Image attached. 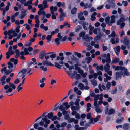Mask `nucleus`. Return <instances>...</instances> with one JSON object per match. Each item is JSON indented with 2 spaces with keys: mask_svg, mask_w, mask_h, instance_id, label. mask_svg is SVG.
Listing matches in <instances>:
<instances>
[{
  "mask_svg": "<svg viewBox=\"0 0 130 130\" xmlns=\"http://www.w3.org/2000/svg\"><path fill=\"white\" fill-rule=\"evenodd\" d=\"M50 122V120L47 118V116H45L42 118L41 120L38 123H35L33 125L34 128L37 130H43V128L40 126H43L45 128L48 127V125Z\"/></svg>",
  "mask_w": 130,
  "mask_h": 130,
  "instance_id": "1",
  "label": "nucleus"
},
{
  "mask_svg": "<svg viewBox=\"0 0 130 130\" xmlns=\"http://www.w3.org/2000/svg\"><path fill=\"white\" fill-rule=\"evenodd\" d=\"M11 79L10 77H9L6 80V83H8L4 85L3 88L5 91V92L9 96H11L12 95L10 94L12 92L13 90L15 89L16 87L15 85L12 83L10 82Z\"/></svg>",
  "mask_w": 130,
  "mask_h": 130,
  "instance_id": "2",
  "label": "nucleus"
},
{
  "mask_svg": "<svg viewBox=\"0 0 130 130\" xmlns=\"http://www.w3.org/2000/svg\"><path fill=\"white\" fill-rule=\"evenodd\" d=\"M82 39L84 45L87 47V50L89 51L92 48V47L90 45L89 43L90 40H92L93 39V37H89L88 35H86L82 37Z\"/></svg>",
  "mask_w": 130,
  "mask_h": 130,
  "instance_id": "3",
  "label": "nucleus"
},
{
  "mask_svg": "<svg viewBox=\"0 0 130 130\" xmlns=\"http://www.w3.org/2000/svg\"><path fill=\"white\" fill-rule=\"evenodd\" d=\"M124 15L121 14L120 16V18L116 22L117 25H119V28L121 29L123 28L125 25V23L124 22L125 20Z\"/></svg>",
  "mask_w": 130,
  "mask_h": 130,
  "instance_id": "4",
  "label": "nucleus"
},
{
  "mask_svg": "<svg viewBox=\"0 0 130 130\" xmlns=\"http://www.w3.org/2000/svg\"><path fill=\"white\" fill-rule=\"evenodd\" d=\"M70 107L69 105L68 102H66L63 103L62 105H61L59 107V109L62 111V113L63 115H66L67 114V112L65 111V109H67Z\"/></svg>",
  "mask_w": 130,
  "mask_h": 130,
  "instance_id": "5",
  "label": "nucleus"
},
{
  "mask_svg": "<svg viewBox=\"0 0 130 130\" xmlns=\"http://www.w3.org/2000/svg\"><path fill=\"white\" fill-rule=\"evenodd\" d=\"M66 72L69 76L72 79L75 78L76 79H79L80 75L79 74H77L76 71H74L73 73H72V72L66 71Z\"/></svg>",
  "mask_w": 130,
  "mask_h": 130,
  "instance_id": "6",
  "label": "nucleus"
},
{
  "mask_svg": "<svg viewBox=\"0 0 130 130\" xmlns=\"http://www.w3.org/2000/svg\"><path fill=\"white\" fill-rule=\"evenodd\" d=\"M116 35L115 32L113 31L112 32L111 35H109V37H110L111 36L112 37V38L110 41L112 44H114L116 43H117L119 42V39L117 38L116 40H115V38L114 37Z\"/></svg>",
  "mask_w": 130,
  "mask_h": 130,
  "instance_id": "7",
  "label": "nucleus"
},
{
  "mask_svg": "<svg viewBox=\"0 0 130 130\" xmlns=\"http://www.w3.org/2000/svg\"><path fill=\"white\" fill-rule=\"evenodd\" d=\"M102 56L104 58L106 57V60L105 59H103L102 61L103 63H104L105 62L109 63L111 59L110 58V54L109 53H108L106 55V54H104L102 55Z\"/></svg>",
  "mask_w": 130,
  "mask_h": 130,
  "instance_id": "8",
  "label": "nucleus"
},
{
  "mask_svg": "<svg viewBox=\"0 0 130 130\" xmlns=\"http://www.w3.org/2000/svg\"><path fill=\"white\" fill-rule=\"evenodd\" d=\"M103 96V94H102L100 95H97L95 96L94 99V106H96L97 105V103H98L97 101L98 99L99 100H102Z\"/></svg>",
  "mask_w": 130,
  "mask_h": 130,
  "instance_id": "9",
  "label": "nucleus"
},
{
  "mask_svg": "<svg viewBox=\"0 0 130 130\" xmlns=\"http://www.w3.org/2000/svg\"><path fill=\"white\" fill-rule=\"evenodd\" d=\"M13 70V69H11L9 70H7L6 69V67H2L1 71V73L3 74L4 73L6 75H9L11 73Z\"/></svg>",
  "mask_w": 130,
  "mask_h": 130,
  "instance_id": "10",
  "label": "nucleus"
},
{
  "mask_svg": "<svg viewBox=\"0 0 130 130\" xmlns=\"http://www.w3.org/2000/svg\"><path fill=\"white\" fill-rule=\"evenodd\" d=\"M116 79L121 78L122 76L124 77L125 76V75L126 76L125 74V71H122L121 72H117L116 73Z\"/></svg>",
  "mask_w": 130,
  "mask_h": 130,
  "instance_id": "11",
  "label": "nucleus"
},
{
  "mask_svg": "<svg viewBox=\"0 0 130 130\" xmlns=\"http://www.w3.org/2000/svg\"><path fill=\"white\" fill-rule=\"evenodd\" d=\"M121 70V71H125V74L127 76H129L130 75L129 73L127 71V70L125 69V67H122L121 66H117L116 67L115 70Z\"/></svg>",
  "mask_w": 130,
  "mask_h": 130,
  "instance_id": "12",
  "label": "nucleus"
},
{
  "mask_svg": "<svg viewBox=\"0 0 130 130\" xmlns=\"http://www.w3.org/2000/svg\"><path fill=\"white\" fill-rule=\"evenodd\" d=\"M43 65L44 66H53L54 65L52 64L50 61L47 60H44L42 61V63H38V65L41 66Z\"/></svg>",
  "mask_w": 130,
  "mask_h": 130,
  "instance_id": "13",
  "label": "nucleus"
},
{
  "mask_svg": "<svg viewBox=\"0 0 130 130\" xmlns=\"http://www.w3.org/2000/svg\"><path fill=\"white\" fill-rule=\"evenodd\" d=\"M12 47L10 46L9 48L8 51L6 53V58L9 59L10 57V56L13 55L14 53V51L12 50Z\"/></svg>",
  "mask_w": 130,
  "mask_h": 130,
  "instance_id": "14",
  "label": "nucleus"
},
{
  "mask_svg": "<svg viewBox=\"0 0 130 130\" xmlns=\"http://www.w3.org/2000/svg\"><path fill=\"white\" fill-rule=\"evenodd\" d=\"M86 117L87 119H90L89 123L92 124L93 120V118L91 117V113H88ZM89 123H87L85 124V126H89Z\"/></svg>",
  "mask_w": 130,
  "mask_h": 130,
  "instance_id": "15",
  "label": "nucleus"
},
{
  "mask_svg": "<svg viewBox=\"0 0 130 130\" xmlns=\"http://www.w3.org/2000/svg\"><path fill=\"white\" fill-rule=\"evenodd\" d=\"M6 78V76L4 75L1 77L0 79V83L1 85H3V86L6 85V81L5 80Z\"/></svg>",
  "mask_w": 130,
  "mask_h": 130,
  "instance_id": "16",
  "label": "nucleus"
},
{
  "mask_svg": "<svg viewBox=\"0 0 130 130\" xmlns=\"http://www.w3.org/2000/svg\"><path fill=\"white\" fill-rule=\"evenodd\" d=\"M26 72V70L25 69H22L21 71L19 72L18 74V76L19 77H23L25 76V73Z\"/></svg>",
  "mask_w": 130,
  "mask_h": 130,
  "instance_id": "17",
  "label": "nucleus"
},
{
  "mask_svg": "<svg viewBox=\"0 0 130 130\" xmlns=\"http://www.w3.org/2000/svg\"><path fill=\"white\" fill-rule=\"evenodd\" d=\"M11 34L13 35L14 37H15L17 35V34L15 32V30L13 29H11L7 31V35H11Z\"/></svg>",
  "mask_w": 130,
  "mask_h": 130,
  "instance_id": "18",
  "label": "nucleus"
},
{
  "mask_svg": "<svg viewBox=\"0 0 130 130\" xmlns=\"http://www.w3.org/2000/svg\"><path fill=\"white\" fill-rule=\"evenodd\" d=\"M64 57L63 56H57L56 58V60L57 61L60 60V61H59V63L61 64H63V62L62 61L64 59Z\"/></svg>",
  "mask_w": 130,
  "mask_h": 130,
  "instance_id": "19",
  "label": "nucleus"
},
{
  "mask_svg": "<svg viewBox=\"0 0 130 130\" xmlns=\"http://www.w3.org/2000/svg\"><path fill=\"white\" fill-rule=\"evenodd\" d=\"M93 32L95 34H97V35H102L101 32V30L99 28H96L93 30Z\"/></svg>",
  "mask_w": 130,
  "mask_h": 130,
  "instance_id": "20",
  "label": "nucleus"
},
{
  "mask_svg": "<svg viewBox=\"0 0 130 130\" xmlns=\"http://www.w3.org/2000/svg\"><path fill=\"white\" fill-rule=\"evenodd\" d=\"M121 47L119 46H118L114 48V51L117 56H118L120 53Z\"/></svg>",
  "mask_w": 130,
  "mask_h": 130,
  "instance_id": "21",
  "label": "nucleus"
},
{
  "mask_svg": "<svg viewBox=\"0 0 130 130\" xmlns=\"http://www.w3.org/2000/svg\"><path fill=\"white\" fill-rule=\"evenodd\" d=\"M67 125V123L65 122H63L60 125L59 124L56 125V127L58 128H59L60 127H62V128L61 130H64V127L65 126Z\"/></svg>",
  "mask_w": 130,
  "mask_h": 130,
  "instance_id": "22",
  "label": "nucleus"
},
{
  "mask_svg": "<svg viewBox=\"0 0 130 130\" xmlns=\"http://www.w3.org/2000/svg\"><path fill=\"white\" fill-rule=\"evenodd\" d=\"M122 42L124 44L127 46L129 44L128 39L127 38H125L124 39H122L121 40Z\"/></svg>",
  "mask_w": 130,
  "mask_h": 130,
  "instance_id": "23",
  "label": "nucleus"
},
{
  "mask_svg": "<svg viewBox=\"0 0 130 130\" xmlns=\"http://www.w3.org/2000/svg\"><path fill=\"white\" fill-rule=\"evenodd\" d=\"M20 54L21 55H26L29 54V52L28 51V49L27 48H25L24 50V51L21 52L20 53Z\"/></svg>",
  "mask_w": 130,
  "mask_h": 130,
  "instance_id": "24",
  "label": "nucleus"
},
{
  "mask_svg": "<svg viewBox=\"0 0 130 130\" xmlns=\"http://www.w3.org/2000/svg\"><path fill=\"white\" fill-rule=\"evenodd\" d=\"M104 76L105 77L104 78V81L105 82H108V80H110L111 78V77L108 76L107 73L104 74Z\"/></svg>",
  "mask_w": 130,
  "mask_h": 130,
  "instance_id": "25",
  "label": "nucleus"
},
{
  "mask_svg": "<svg viewBox=\"0 0 130 130\" xmlns=\"http://www.w3.org/2000/svg\"><path fill=\"white\" fill-rule=\"evenodd\" d=\"M69 123L74 122L75 124H77L78 122V120L77 119H75L74 118H72L70 119L68 121Z\"/></svg>",
  "mask_w": 130,
  "mask_h": 130,
  "instance_id": "26",
  "label": "nucleus"
},
{
  "mask_svg": "<svg viewBox=\"0 0 130 130\" xmlns=\"http://www.w3.org/2000/svg\"><path fill=\"white\" fill-rule=\"evenodd\" d=\"M130 128V125L128 123H125L123 125V128L124 130H128Z\"/></svg>",
  "mask_w": 130,
  "mask_h": 130,
  "instance_id": "27",
  "label": "nucleus"
},
{
  "mask_svg": "<svg viewBox=\"0 0 130 130\" xmlns=\"http://www.w3.org/2000/svg\"><path fill=\"white\" fill-rule=\"evenodd\" d=\"M33 63L32 62H30L28 63V67L27 69H25L26 70V73H28L31 71V69L30 68V67L31 66L32 64Z\"/></svg>",
  "mask_w": 130,
  "mask_h": 130,
  "instance_id": "28",
  "label": "nucleus"
},
{
  "mask_svg": "<svg viewBox=\"0 0 130 130\" xmlns=\"http://www.w3.org/2000/svg\"><path fill=\"white\" fill-rule=\"evenodd\" d=\"M108 3L111 5V7L114 8L115 6L114 0H108Z\"/></svg>",
  "mask_w": 130,
  "mask_h": 130,
  "instance_id": "29",
  "label": "nucleus"
},
{
  "mask_svg": "<svg viewBox=\"0 0 130 130\" xmlns=\"http://www.w3.org/2000/svg\"><path fill=\"white\" fill-rule=\"evenodd\" d=\"M83 13L82 12H80L78 14V18L80 20H84L85 19L84 17L83 16Z\"/></svg>",
  "mask_w": 130,
  "mask_h": 130,
  "instance_id": "30",
  "label": "nucleus"
},
{
  "mask_svg": "<svg viewBox=\"0 0 130 130\" xmlns=\"http://www.w3.org/2000/svg\"><path fill=\"white\" fill-rule=\"evenodd\" d=\"M115 17L114 15H112L111 17V20L110 21V26L112 24L114 23L115 22Z\"/></svg>",
  "mask_w": 130,
  "mask_h": 130,
  "instance_id": "31",
  "label": "nucleus"
},
{
  "mask_svg": "<svg viewBox=\"0 0 130 130\" xmlns=\"http://www.w3.org/2000/svg\"><path fill=\"white\" fill-rule=\"evenodd\" d=\"M43 10L44 9L47 8L49 6L48 4L47 3V1H46V0H44L43 1Z\"/></svg>",
  "mask_w": 130,
  "mask_h": 130,
  "instance_id": "32",
  "label": "nucleus"
},
{
  "mask_svg": "<svg viewBox=\"0 0 130 130\" xmlns=\"http://www.w3.org/2000/svg\"><path fill=\"white\" fill-rule=\"evenodd\" d=\"M8 68L10 69L9 70L12 69L13 70L14 69L15 67H14L13 64L11 62H9L8 63Z\"/></svg>",
  "mask_w": 130,
  "mask_h": 130,
  "instance_id": "33",
  "label": "nucleus"
},
{
  "mask_svg": "<svg viewBox=\"0 0 130 130\" xmlns=\"http://www.w3.org/2000/svg\"><path fill=\"white\" fill-rule=\"evenodd\" d=\"M57 7L52 6L50 7V10L51 11V12H54L56 11L57 10Z\"/></svg>",
  "mask_w": 130,
  "mask_h": 130,
  "instance_id": "34",
  "label": "nucleus"
},
{
  "mask_svg": "<svg viewBox=\"0 0 130 130\" xmlns=\"http://www.w3.org/2000/svg\"><path fill=\"white\" fill-rule=\"evenodd\" d=\"M80 108V107L79 106L76 107L74 106H72L71 107V110L72 111L74 110H78Z\"/></svg>",
  "mask_w": 130,
  "mask_h": 130,
  "instance_id": "35",
  "label": "nucleus"
},
{
  "mask_svg": "<svg viewBox=\"0 0 130 130\" xmlns=\"http://www.w3.org/2000/svg\"><path fill=\"white\" fill-rule=\"evenodd\" d=\"M50 57L52 59V60H53V59L55 58L56 56V54L53 52H50Z\"/></svg>",
  "mask_w": 130,
  "mask_h": 130,
  "instance_id": "36",
  "label": "nucleus"
},
{
  "mask_svg": "<svg viewBox=\"0 0 130 130\" xmlns=\"http://www.w3.org/2000/svg\"><path fill=\"white\" fill-rule=\"evenodd\" d=\"M95 107V110L98 113H100L102 111V109H100L98 107V105L97 103V105L96 106H94Z\"/></svg>",
  "mask_w": 130,
  "mask_h": 130,
  "instance_id": "37",
  "label": "nucleus"
},
{
  "mask_svg": "<svg viewBox=\"0 0 130 130\" xmlns=\"http://www.w3.org/2000/svg\"><path fill=\"white\" fill-rule=\"evenodd\" d=\"M24 25L25 26V28L28 30H30L32 26V25L28 24H25Z\"/></svg>",
  "mask_w": 130,
  "mask_h": 130,
  "instance_id": "38",
  "label": "nucleus"
},
{
  "mask_svg": "<svg viewBox=\"0 0 130 130\" xmlns=\"http://www.w3.org/2000/svg\"><path fill=\"white\" fill-rule=\"evenodd\" d=\"M40 28L43 29L45 31H47L48 29V27L47 26H45L43 24H41L40 26Z\"/></svg>",
  "mask_w": 130,
  "mask_h": 130,
  "instance_id": "39",
  "label": "nucleus"
},
{
  "mask_svg": "<svg viewBox=\"0 0 130 130\" xmlns=\"http://www.w3.org/2000/svg\"><path fill=\"white\" fill-rule=\"evenodd\" d=\"M54 66L55 67L59 69H61V68L62 66H63V64H61L62 65H60L59 64V63L57 62H55L54 63Z\"/></svg>",
  "mask_w": 130,
  "mask_h": 130,
  "instance_id": "40",
  "label": "nucleus"
},
{
  "mask_svg": "<svg viewBox=\"0 0 130 130\" xmlns=\"http://www.w3.org/2000/svg\"><path fill=\"white\" fill-rule=\"evenodd\" d=\"M94 29V27L90 25L89 27V33L90 35H91L93 33V30Z\"/></svg>",
  "mask_w": 130,
  "mask_h": 130,
  "instance_id": "41",
  "label": "nucleus"
},
{
  "mask_svg": "<svg viewBox=\"0 0 130 130\" xmlns=\"http://www.w3.org/2000/svg\"><path fill=\"white\" fill-rule=\"evenodd\" d=\"M110 18L109 17H106L105 19V21L106 23L108 24L109 26H110Z\"/></svg>",
  "mask_w": 130,
  "mask_h": 130,
  "instance_id": "42",
  "label": "nucleus"
},
{
  "mask_svg": "<svg viewBox=\"0 0 130 130\" xmlns=\"http://www.w3.org/2000/svg\"><path fill=\"white\" fill-rule=\"evenodd\" d=\"M51 13L52 14L51 18L52 19H56V16L58 15L57 13H55L54 12H51Z\"/></svg>",
  "mask_w": 130,
  "mask_h": 130,
  "instance_id": "43",
  "label": "nucleus"
},
{
  "mask_svg": "<svg viewBox=\"0 0 130 130\" xmlns=\"http://www.w3.org/2000/svg\"><path fill=\"white\" fill-rule=\"evenodd\" d=\"M110 66L109 64H107L104 66V70L105 72H107V71L109 70Z\"/></svg>",
  "mask_w": 130,
  "mask_h": 130,
  "instance_id": "44",
  "label": "nucleus"
},
{
  "mask_svg": "<svg viewBox=\"0 0 130 130\" xmlns=\"http://www.w3.org/2000/svg\"><path fill=\"white\" fill-rule=\"evenodd\" d=\"M98 88L100 91H102V90L101 89V88H102L104 90H105L106 89L104 85H102L101 86V85L100 84H99L98 85Z\"/></svg>",
  "mask_w": 130,
  "mask_h": 130,
  "instance_id": "45",
  "label": "nucleus"
},
{
  "mask_svg": "<svg viewBox=\"0 0 130 130\" xmlns=\"http://www.w3.org/2000/svg\"><path fill=\"white\" fill-rule=\"evenodd\" d=\"M10 61L11 62H13L14 64H16L17 63V59H15L14 58H12L10 59Z\"/></svg>",
  "mask_w": 130,
  "mask_h": 130,
  "instance_id": "46",
  "label": "nucleus"
},
{
  "mask_svg": "<svg viewBox=\"0 0 130 130\" xmlns=\"http://www.w3.org/2000/svg\"><path fill=\"white\" fill-rule=\"evenodd\" d=\"M42 65L40 66V68L43 71H47V68L46 67L43 66Z\"/></svg>",
  "mask_w": 130,
  "mask_h": 130,
  "instance_id": "47",
  "label": "nucleus"
},
{
  "mask_svg": "<svg viewBox=\"0 0 130 130\" xmlns=\"http://www.w3.org/2000/svg\"><path fill=\"white\" fill-rule=\"evenodd\" d=\"M75 130H81L83 129V127H79V126L78 125H76L74 127Z\"/></svg>",
  "mask_w": 130,
  "mask_h": 130,
  "instance_id": "48",
  "label": "nucleus"
},
{
  "mask_svg": "<svg viewBox=\"0 0 130 130\" xmlns=\"http://www.w3.org/2000/svg\"><path fill=\"white\" fill-rule=\"evenodd\" d=\"M80 5L83 7L84 9H86L87 8L88 4H85L83 2H82L80 3Z\"/></svg>",
  "mask_w": 130,
  "mask_h": 130,
  "instance_id": "49",
  "label": "nucleus"
},
{
  "mask_svg": "<svg viewBox=\"0 0 130 130\" xmlns=\"http://www.w3.org/2000/svg\"><path fill=\"white\" fill-rule=\"evenodd\" d=\"M102 35H97L94 38V40L96 42L99 40L100 39L101 36Z\"/></svg>",
  "mask_w": 130,
  "mask_h": 130,
  "instance_id": "50",
  "label": "nucleus"
},
{
  "mask_svg": "<svg viewBox=\"0 0 130 130\" xmlns=\"http://www.w3.org/2000/svg\"><path fill=\"white\" fill-rule=\"evenodd\" d=\"M101 117V115H98L96 116V117L94 119V122H93V123H92V124H94L95 122L98 121L100 118Z\"/></svg>",
  "mask_w": 130,
  "mask_h": 130,
  "instance_id": "51",
  "label": "nucleus"
},
{
  "mask_svg": "<svg viewBox=\"0 0 130 130\" xmlns=\"http://www.w3.org/2000/svg\"><path fill=\"white\" fill-rule=\"evenodd\" d=\"M42 10L40 11V10L38 11V14L39 15H40L41 14H42L43 15H45L46 14L45 12L43 10Z\"/></svg>",
  "mask_w": 130,
  "mask_h": 130,
  "instance_id": "52",
  "label": "nucleus"
},
{
  "mask_svg": "<svg viewBox=\"0 0 130 130\" xmlns=\"http://www.w3.org/2000/svg\"><path fill=\"white\" fill-rule=\"evenodd\" d=\"M88 24L86 22H84L83 24V26L84 29H87V27L88 26Z\"/></svg>",
  "mask_w": 130,
  "mask_h": 130,
  "instance_id": "53",
  "label": "nucleus"
},
{
  "mask_svg": "<svg viewBox=\"0 0 130 130\" xmlns=\"http://www.w3.org/2000/svg\"><path fill=\"white\" fill-rule=\"evenodd\" d=\"M96 69L98 71L101 70L102 71L103 70V67L102 65L97 66L96 67Z\"/></svg>",
  "mask_w": 130,
  "mask_h": 130,
  "instance_id": "54",
  "label": "nucleus"
},
{
  "mask_svg": "<svg viewBox=\"0 0 130 130\" xmlns=\"http://www.w3.org/2000/svg\"><path fill=\"white\" fill-rule=\"evenodd\" d=\"M45 17L43 16L41 18V20L43 23H46L47 21V20L46 18H44Z\"/></svg>",
  "mask_w": 130,
  "mask_h": 130,
  "instance_id": "55",
  "label": "nucleus"
},
{
  "mask_svg": "<svg viewBox=\"0 0 130 130\" xmlns=\"http://www.w3.org/2000/svg\"><path fill=\"white\" fill-rule=\"evenodd\" d=\"M57 5L58 7H60V6L63 7L64 6L65 4L63 3H62L61 2H59L57 3Z\"/></svg>",
  "mask_w": 130,
  "mask_h": 130,
  "instance_id": "56",
  "label": "nucleus"
},
{
  "mask_svg": "<svg viewBox=\"0 0 130 130\" xmlns=\"http://www.w3.org/2000/svg\"><path fill=\"white\" fill-rule=\"evenodd\" d=\"M119 60V59L118 58H116L113 59L112 61V63H116L118 62Z\"/></svg>",
  "mask_w": 130,
  "mask_h": 130,
  "instance_id": "57",
  "label": "nucleus"
},
{
  "mask_svg": "<svg viewBox=\"0 0 130 130\" xmlns=\"http://www.w3.org/2000/svg\"><path fill=\"white\" fill-rule=\"evenodd\" d=\"M81 66L79 62H77L76 64L74 65L75 69H79V67H78L79 66Z\"/></svg>",
  "mask_w": 130,
  "mask_h": 130,
  "instance_id": "58",
  "label": "nucleus"
},
{
  "mask_svg": "<svg viewBox=\"0 0 130 130\" xmlns=\"http://www.w3.org/2000/svg\"><path fill=\"white\" fill-rule=\"evenodd\" d=\"M77 11V8H73L71 10V13L73 14L76 13Z\"/></svg>",
  "mask_w": 130,
  "mask_h": 130,
  "instance_id": "59",
  "label": "nucleus"
},
{
  "mask_svg": "<svg viewBox=\"0 0 130 130\" xmlns=\"http://www.w3.org/2000/svg\"><path fill=\"white\" fill-rule=\"evenodd\" d=\"M115 110L114 109H111L109 110L108 115L113 114L115 113Z\"/></svg>",
  "mask_w": 130,
  "mask_h": 130,
  "instance_id": "60",
  "label": "nucleus"
},
{
  "mask_svg": "<svg viewBox=\"0 0 130 130\" xmlns=\"http://www.w3.org/2000/svg\"><path fill=\"white\" fill-rule=\"evenodd\" d=\"M27 10H25L24 11V13H23V12H21L22 14L20 15V18L21 19H23L24 17H25L26 15V14L25 13H26V12Z\"/></svg>",
  "mask_w": 130,
  "mask_h": 130,
  "instance_id": "61",
  "label": "nucleus"
},
{
  "mask_svg": "<svg viewBox=\"0 0 130 130\" xmlns=\"http://www.w3.org/2000/svg\"><path fill=\"white\" fill-rule=\"evenodd\" d=\"M124 119V117H121L120 119H117L116 121V122L117 123H120Z\"/></svg>",
  "mask_w": 130,
  "mask_h": 130,
  "instance_id": "62",
  "label": "nucleus"
},
{
  "mask_svg": "<svg viewBox=\"0 0 130 130\" xmlns=\"http://www.w3.org/2000/svg\"><path fill=\"white\" fill-rule=\"evenodd\" d=\"M53 116V113L52 112L48 113L47 115L48 118L49 119H51Z\"/></svg>",
  "mask_w": 130,
  "mask_h": 130,
  "instance_id": "63",
  "label": "nucleus"
},
{
  "mask_svg": "<svg viewBox=\"0 0 130 130\" xmlns=\"http://www.w3.org/2000/svg\"><path fill=\"white\" fill-rule=\"evenodd\" d=\"M92 84L94 86H96L97 85V81L95 80H91Z\"/></svg>",
  "mask_w": 130,
  "mask_h": 130,
  "instance_id": "64",
  "label": "nucleus"
}]
</instances>
